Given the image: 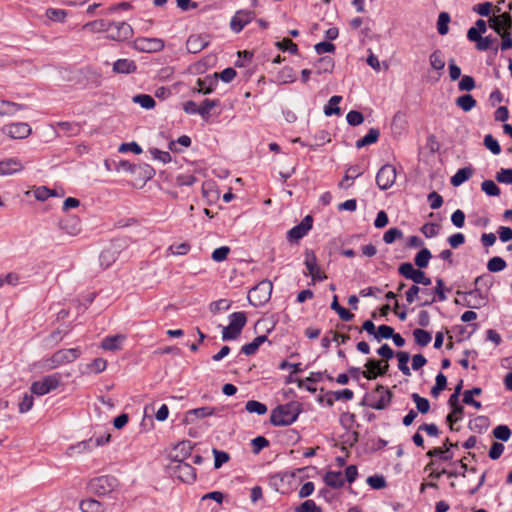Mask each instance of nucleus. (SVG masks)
<instances>
[{"mask_svg": "<svg viewBox=\"0 0 512 512\" xmlns=\"http://www.w3.org/2000/svg\"><path fill=\"white\" fill-rule=\"evenodd\" d=\"M445 290H446V288H445L444 280L442 278H437L435 289L432 290L434 296L432 298L425 299L422 303H420V306H430L436 301H439V302L445 301L447 299Z\"/></svg>", "mask_w": 512, "mask_h": 512, "instance_id": "nucleus-22", "label": "nucleus"}, {"mask_svg": "<svg viewBox=\"0 0 512 512\" xmlns=\"http://www.w3.org/2000/svg\"><path fill=\"white\" fill-rule=\"evenodd\" d=\"M474 284L481 290L484 289V293H488L494 284V278L490 274H483L475 278Z\"/></svg>", "mask_w": 512, "mask_h": 512, "instance_id": "nucleus-51", "label": "nucleus"}, {"mask_svg": "<svg viewBox=\"0 0 512 512\" xmlns=\"http://www.w3.org/2000/svg\"><path fill=\"white\" fill-rule=\"evenodd\" d=\"M109 22L110 21L104 19L94 20L86 23L83 26V29L90 30L92 32H107L110 27Z\"/></svg>", "mask_w": 512, "mask_h": 512, "instance_id": "nucleus-46", "label": "nucleus"}, {"mask_svg": "<svg viewBox=\"0 0 512 512\" xmlns=\"http://www.w3.org/2000/svg\"><path fill=\"white\" fill-rule=\"evenodd\" d=\"M301 413V405L296 401L276 406L270 415L273 426H289L294 423Z\"/></svg>", "mask_w": 512, "mask_h": 512, "instance_id": "nucleus-1", "label": "nucleus"}, {"mask_svg": "<svg viewBox=\"0 0 512 512\" xmlns=\"http://www.w3.org/2000/svg\"><path fill=\"white\" fill-rule=\"evenodd\" d=\"M132 101L147 110L154 108L156 105L154 98L148 94H137Z\"/></svg>", "mask_w": 512, "mask_h": 512, "instance_id": "nucleus-49", "label": "nucleus"}, {"mask_svg": "<svg viewBox=\"0 0 512 512\" xmlns=\"http://www.w3.org/2000/svg\"><path fill=\"white\" fill-rule=\"evenodd\" d=\"M506 261L499 256H494L490 258L487 262V269L489 272L497 273L506 268Z\"/></svg>", "mask_w": 512, "mask_h": 512, "instance_id": "nucleus-52", "label": "nucleus"}, {"mask_svg": "<svg viewBox=\"0 0 512 512\" xmlns=\"http://www.w3.org/2000/svg\"><path fill=\"white\" fill-rule=\"evenodd\" d=\"M398 273L404 278L413 281L414 285H431V278L427 277L425 272L421 269H415L413 264L410 262H403L398 267Z\"/></svg>", "mask_w": 512, "mask_h": 512, "instance_id": "nucleus-5", "label": "nucleus"}, {"mask_svg": "<svg viewBox=\"0 0 512 512\" xmlns=\"http://www.w3.org/2000/svg\"><path fill=\"white\" fill-rule=\"evenodd\" d=\"M23 169L24 165L16 157L0 160V176H10L21 172Z\"/></svg>", "mask_w": 512, "mask_h": 512, "instance_id": "nucleus-18", "label": "nucleus"}, {"mask_svg": "<svg viewBox=\"0 0 512 512\" xmlns=\"http://www.w3.org/2000/svg\"><path fill=\"white\" fill-rule=\"evenodd\" d=\"M413 337L416 344L420 347L427 346L432 340L431 333L421 328H416L413 330Z\"/></svg>", "mask_w": 512, "mask_h": 512, "instance_id": "nucleus-42", "label": "nucleus"}, {"mask_svg": "<svg viewBox=\"0 0 512 512\" xmlns=\"http://www.w3.org/2000/svg\"><path fill=\"white\" fill-rule=\"evenodd\" d=\"M470 299L466 300L465 306L472 309H480L488 303V293H484L480 287L475 286L474 289L464 293Z\"/></svg>", "mask_w": 512, "mask_h": 512, "instance_id": "nucleus-13", "label": "nucleus"}, {"mask_svg": "<svg viewBox=\"0 0 512 512\" xmlns=\"http://www.w3.org/2000/svg\"><path fill=\"white\" fill-rule=\"evenodd\" d=\"M54 354L59 366H62L64 364L72 363L78 359L81 355V350L79 348L60 349Z\"/></svg>", "mask_w": 512, "mask_h": 512, "instance_id": "nucleus-21", "label": "nucleus"}, {"mask_svg": "<svg viewBox=\"0 0 512 512\" xmlns=\"http://www.w3.org/2000/svg\"><path fill=\"white\" fill-rule=\"evenodd\" d=\"M246 323L247 317L245 312H234L229 315V324H231V328L237 329L238 332H242Z\"/></svg>", "mask_w": 512, "mask_h": 512, "instance_id": "nucleus-37", "label": "nucleus"}, {"mask_svg": "<svg viewBox=\"0 0 512 512\" xmlns=\"http://www.w3.org/2000/svg\"><path fill=\"white\" fill-rule=\"evenodd\" d=\"M304 264L308 274L314 281H323L327 276L318 268L317 257L313 250L306 249Z\"/></svg>", "mask_w": 512, "mask_h": 512, "instance_id": "nucleus-11", "label": "nucleus"}, {"mask_svg": "<svg viewBox=\"0 0 512 512\" xmlns=\"http://www.w3.org/2000/svg\"><path fill=\"white\" fill-rule=\"evenodd\" d=\"M126 339L125 335L117 334L105 337L101 342V347L108 351H117L121 348V344Z\"/></svg>", "mask_w": 512, "mask_h": 512, "instance_id": "nucleus-25", "label": "nucleus"}, {"mask_svg": "<svg viewBox=\"0 0 512 512\" xmlns=\"http://www.w3.org/2000/svg\"><path fill=\"white\" fill-rule=\"evenodd\" d=\"M136 69L137 66L135 62L129 59H118L113 64V71L115 73L130 74L134 73Z\"/></svg>", "mask_w": 512, "mask_h": 512, "instance_id": "nucleus-30", "label": "nucleus"}, {"mask_svg": "<svg viewBox=\"0 0 512 512\" xmlns=\"http://www.w3.org/2000/svg\"><path fill=\"white\" fill-rule=\"evenodd\" d=\"M278 80L282 83H292L296 80L294 69L290 66L283 67L277 76Z\"/></svg>", "mask_w": 512, "mask_h": 512, "instance_id": "nucleus-59", "label": "nucleus"}, {"mask_svg": "<svg viewBox=\"0 0 512 512\" xmlns=\"http://www.w3.org/2000/svg\"><path fill=\"white\" fill-rule=\"evenodd\" d=\"M496 180L504 184H512V168H501L496 174Z\"/></svg>", "mask_w": 512, "mask_h": 512, "instance_id": "nucleus-64", "label": "nucleus"}, {"mask_svg": "<svg viewBox=\"0 0 512 512\" xmlns=\"http://www.w3.org/2000/svg\"><path fill=\"white\" fill-rule=\"evenodd\" d=\"M379 137H380V130L377 128H370L368 133L364 137H362L356 141L355 146H356V148L360 149L365 146L374 144L378 141Z\"/></svg>", "mask_w": 512, "mask_h": 512, "instance_id": "nucleus-32", "label": "nucleus"}, {"mask_svg": "<svg viewBox=\"0 0 512 512\" xmlns=\"http://www.w3.org/2000/svg\"><path fill=\"white\" fill-rule=\"evenodd\" d=\"M335 62L330 56L320 57L314 64L317 74L331 73L333 71Z\"/></svg>", "mask_w": 512, "mask_h": 512, "instance_id": "nucleus-34", "label": "nucleus"}, {"mask_svg": "<svg viewBox=\"0 0 512 512\" xmlns=\"http://www.w3.org/2000/svg\"><path fill=\"white\" fill-rule=\"evenodd\" d=\"M255 17V13L251 10H239L230 21V28L234 33H239L249 24Z\"/></svg>", "mask_w": 512, "mask_h": 512, "instance_id": "nucleus-12", "label": "nucleus"}, {"mask_svg": "<svg viewBox=\"0 0 512 512\" xmlns=\"http://www.w3.org/2000/svg\"><path fill=\"white\" fill-rule=\"evenodd\" d=\"M474 173V169L471 166H467L459 169L450 179V183L458 187L462 185L464 182L469 180Z\"/></svg>", "mask_w": 512, "mask_h": 512, "instance_id": "nucleus-29", "label": "nucleus"}, {"mask_svg": "<svg viewBox=\"0 0 512 512\" xmlns=\"http://www.w3.org/2000/svg\"><path fill=\"white\" fill-rule=\"evenodd\" d=\"M419 293L421 294H433L431 289L420 288L418 285H412L405 293L406 301L409 304H412L418 297Z\"/></svg>", "mask_w": 512, "mask_h": 512, "instance_id": "nucleus-47", "label": "nucleus"}, {"mask_svg": "<svg viewBox=\"0 0 512 512\" xmlns=\"http://www.w3.org/2000/svg\"><path fill=\"white\" fill-rule=\"evenodd\" d=\"M330 307L339 315L340 319L343 321H351L354 318V314L339 304L337 295L333 296Z\"/></svg>", "mask_w": 512, "mask_h": 512, "instance_id": "nucleus-41", "label": "nucleus"}, {"mask_svg": "<svg viewBox=\"0 0 512 512\" xmlns=\"http://www.w3.org/2000/svg\"><path fill=\"white\" fill-rule=\"evenodd\" d=\"M275 46L283 51V52H286L288 51L289 53L293 54V55H297L298 54V46L296 43H294L291 39L289 38H284L283 40L281 41H277L275 43Z\"/></svg>", "mask_w": 512, "mask_h": 512, "instance_id": "nucleus-54", "label": "nucleus"}, {"mask_svg": "<svg viewBox=\"0 0 512 512\" xmlns=\"http://www.w3.org/2000/svg\"><path fill=\"white\" fill-rule=\"evenodd\" d=\"M497 43V39L492 37L491 35L485 36L479 39V41L476 43V48L480 51H487L489 49H493L494 53L496 54L498 52V46L495 47L494 44Z\"/></svg>", "mask_w": 512, "mask_h": 512, "instance_id": "nucleus-44", "label": "nucleus"}, {"mask_svg": "<svg viewBox=\"0 0 512 512\" xmlns=\"http://www.w3.org/2000/svg\"><path fill=\"white\" fill-rule=\"evenodd\" d=\"M324 482L327 486L334 489H339L345 484V480L340 471H328L324 476Z\"/></svg>", "mask_w": 512, "mask_h": 512, "instance_id": "nucleus-31", "label": "nucleus"}, {"mask_svg": "<svg viewBox=\"0 0 512 512\" xmlns=\"http://www.w3.org/2000/svg\"><path fill=\"white\" fill-rule=\"evenodd\" d=\"M365 367L367 370L362 372L363 377L368 380H374L378 377V369H380V361L376 359L367 360Z\"/></svg>", "mask_w": 512, "mask_h": 512, "instance_id": "nucleus-38", "label": "nucleus"}, {"mask_svg": "<svg viewBox=\"0 0 512 512\" xmlns=\"http://www.w3.org/2000/svg\"><path fill=\"white\" fill-rule=\"evenodd\" d=\"M295 512H323L313 500H306L295 508Z\"/></svg>", "mask_w": 512, "mask_h": 512, "instance_id": "nucleus-63", "label": "nucleus"}, {"mask_svg": "<svg viewBox=\"0 0 512 512\" xmlns=\"http://www.w3.org/2000/svg\"><path fill=\"white\" fill-rule=\"evenodd\" d=\"M362 173H363V171L359 165L349 166L348 169L346 170L345 176L343 177L342 181L339 183V187L344 188V189L349 188L352 184L347 183V182L349 180H354L355 178H358L359 176L362 175Z\"/></svg>", "mask_w": 512, "mask_h": 512, "instance_id": "nucleus-33", "label": "nucleus"}, {"mask_svg": "<svg viewBox=\"0 0 512 512\" xmlns=\"http://www.w3.org/2000/svg\"><path fill=\"white\" fill-rule=\"evenodd\" d=\"M450 15L447 12H441L437 20V30L440 35H446L449 31Z\"/></svg>", "mask_w": 512, "mask_h": 512, "instance_id": "nucleus-57", "label": "nucleus"}, {"mask_svg": "<svg viewBox=\"0 0 512 512\" xmlns=\"http://www.w3.org/2000/svg\"><path fill=\"white\" fill-rule=\"evenodd\" d=\"M220 105V101L218 99H204L198 109V115H200L203 119H208L210 117V111L212 108Z\"/></svg>", "mask_w": 512, "mask_h": 512, "instance_id": "nucleus-40", "label": "nucleus"}, {"mask_svg": "<svg viewBox=\"0 0 512 512\" xmlns=\"http://www.w3.org/2000/svg\"><path fill=\"white\" fill-rule=\"evenodd\" d=\"M215 414V408L205 406L191 409L185 413L183 422L186 424L193 423L195 419H202Z\"/></svg>", "mask_w": 512, "mask_h": 512, "instance_id": "nucleus-20", "label": "nucleus"}, {"mask_svg": "<svg viewBox=\"0 0 512 512\" xmlns=\"http://www.w3.org/2000/svg\"><path fill=\"white\" fill-rule=\"evenodd\" d=\"M36 366L39 369H41L42 371H50V370L60 367L54 353L51 357H48V358H45V359H42L41 361H39L36 364Z\"/></svg>", "mask_w": 512, "mask_h": 512, "instance_id": "nucleus-58", "label": "nucleus"}, {"mask_svg": "<svg viewBox=\"0 0 512 512\" xmlns=\"http://www.w3.org/2000/svg\"><path fill=\"white\" fill-rule=\"evenodd\" d=\"M312 226V216H305L299 224L295 225L287 232V240L291 243L298 242L300 239H302L304 236L308 234V232L312 229Z\"/></svg>", "mask_w": 512, "mask_h": 512, "instance_id": "nucleus-8", "label": "nucleus"}, {"mask_svg": "<svg viewBox=\"0 0 512 512\" xmlns=\"http://www.w3.org/2000/svg\"><path fill=\"white\" fill-rule=\"evenodd\" d=\"M118 486V480L111 475H103L91 479L88 483L90 493L97 496H105L110 494Z\"/></svg>", "mask_w": 512, "mask_h": 512, "instance_id": "nucleus-3", "label": "nucleus"}, {"mask_svg": "<svg viewBox=\"0 0 512 512\" xmlns=\"http://www.w3.org/2000/svg\"><path fill=\"white\" fill-rule=\"evenodd\" d=\"M396 357L398 359V368L405 375L410 376L411 370L408 367V361L410 359V355L406 351H399L396 353Z\"/></svg>", "mask_w": 512, "mask_h": 512, "instance_id": "nucleus-50", "label": "nucleus"}, {"mask_svg": "<svg viewBox=\"0 0 512 512\" xmlns=\"http://www.w3.org/2000/svg\"><path fill=\"white\" fill-rule=\"evenodd\" d=\"M273 284L265 279L255 285L248 293V301L254 307L265 305L271 298Z\"/></svg>", "mask_w": 512, "mask_h": 512, "instance_id": "nucleus-2", "label": "nucleus"}, {"mask_svg": "<svg viewBox=\"0 0 512 512\" xmlns=\"http://www.w3.org/2000/svg\"><path fill=\"white\" fill-rule=\"evenodd\" d=\"M455 104L464 112H469L477 105V101L471 94H463L456 98Z\"/></svg>", "mask_w": 512, "mask_h": 512, "instance_id": "nucleus-35", "label": "nucleus"}, {"mask_svg": "<svg viewBox=\"0 0 512 512\" xmlns=\"http://www.w3.org/2000/svg\"><path fill=\"white\" fill-rule=\"evenodd\" d=\"M396 180V169L393 165H383L376 174V184L380 190L389 189Z\"/></svg>", "mask_w": 512, "mask_h": 512, "instance_id": "nucleus-7", "label": "nucleus"}, {"mask_svg": "<svg viewBox=\"0 0 512 512\" xmlns=\"http://www.w3.org/2000/svg\"><path fill=\"white\" fill-rule=\"evenodd\" d=\"M245 409L249 413H256L258 415H264L268 410L264 403L256 400H249L245 405Z\"/></svg>", "mask_w": 512, "mask_h": 512, "instance_id": "nucleus-56", "label": "nucleus"}, {"mask_svg": "<svg viewBox=\"0 0 512 512\" xmlns=\"http://www.w3.org/2000/svg\"><path fill=\"white\" fill-rule=\"evenodd\" d=\"M209 45V36L207 34L190 35L186 41V49L189 53H199Z\"/></svg>", "mask_w": 512, "mask_h": 512, "instance_id": "nucleus-16", "label": "nucleus"}, {"mask_svg": "<svg viewBox=\"0 0 512 512\" xmlns=\"http://www.w3.org/2000/svg\"><path fill=\"white\" fill-rule=\"evenodd\" d=\"M493 436L501 441H508L511 436V429L507 425H498L493 429Z\"/></svg>", "mask_w": 512, "mask_h": 512, "instance_id": "nucleus-61", "label": "nucleus"}, {"mask_svg": "<svg viewBox=\"0 0 512 512\" xmlns=\"http://www.w3.org/2000/svg\"><path fill=\"white\" fill-rule=\"evenodd\" d=\"M59 228L63 230L65 233L75 236L80 233L81 225L80 221L76 217L68 216L59 221Z\"/></svg>", "mask_w": 512, "mask_h": 512, "instance_id": "nucleus-23", "label": "nucleus"}, {"mask_svg": "<svg viewBox=\"0 0 512 512\" xmlns=\"http://www.w3.org/2000/svg\"><path fill=\"white\" fill-rule=\"evenodd\" d=\"M174 462L173 473L179 480L189 484L196 480V469L191 464L178 459Z\"/></svg>", "mask_w": 512, "mask_h": 512, "instance_id": "nucleus-9", "label": "nucleus"}, {"mask_svg": "<svg viewBox=\"0 0 512 512\" xmlns=\"http://www.w3.org/2000/svg\"><path fill=\"white\" fill-rule=\"evenodd\" d=\"M432 253L428 248H422L414 257V264L418 269H424L428 266Z\"/></svg>", "mask_w": 512, "mask_h": 512, "instance_id": "nucleus-39", "label": "nucleus"}, {"mask_svg": "<svg viewBox=\"0 0 512 512\" xmlns=\"http://www.w3.org/2000/svg\"><path fill=\"white\" fill-rule=\"evenodd\" d=\"M294 473L288 475L287 473H276L269 477V486L274 489L276 492H280L284 494L286 490L284 489L285 481L288 477H293Z\"/></svg>", "mask_w": 512, "mask_h": 512, "instance_id": "nucleus-27", "label": "nucleus"}, {"mask_svg": "<svg viewBox=\"0 0 512 512\" xmlns=\"http://www.w3.org/2000/svg\"><path fill=\"white\" fill-rule=\"evenodd\" d=\"M109 25H110V27L107 31L108 32L107 38L114 40V41H118V42L127 41L130 38H132L133 28L127 22H125V21H121V22L110 21Z\"/></svg>", "mask_w": 512, "mask_h": 512, "instance_id": "nucleus-6", "label": "nucleus"}, {"mask_svg": "<svg viewBox=\"0 0 512 512\" xmlns=\"http://www.w3.org/2000/svg\"><path fill=\"white\" fill-rule=\"evenodd\" d=\"M265 342L271 343L266 335L257 336L252 342L241 347V353L247 356L254 355L258 351L259 347Z\"/></svg>", "mask_w": 512, "mask_h": 512, "instance_id": "nucleus-28", "label": "nucleus"}, {"mask_svg": "<svg viewBox=\"0 0 512 512\" xmlns=\"http://www.w3.org/2000/svg\"><path fill=\"white\" fill-rule=\"evenodd\" d=\"M79 507L83 512H104V505L93 498L82 500Z\"/></svg>", "mask_w": 512, "mask_h": 512, "instance_id": "nucleus-36", "label": "nucleus"}, {"mask_svg": "<svg viewBox=\"0 0 512 512\" xmlns=\"http://www.w3.org/2000/svg\"><path fill=\"white\" fill-rule=\"evenodd\" d=\"M0 105H1L0 111L7 112V113L0 114V116L13 115L17 111L24 109V105L18 104V103L12 102V101H8V100H1Z\"/></svg>", "mask_w": 512, "mask_h": 512, "instance_id": "nucleus-55", "label": "nucleus"}, {"mask_svg": "<svg viewBox=\"0 0 512 512\" xmlns=\"http://www.w3.org/2000/svg\"><path fill=\"white\" fill-rule=\"evenodd\" d=\"M193 450V444L189 440L182 441L177 444V446L174 448L175 455L173 457V462L178 460L184 461L186 458L191 456Z\"/></svg>", "mask_w": 512, "mask_h": 512, "instance_id": "nucleus-26", "label": "nucleus"}, {"mask_svg": "<svg viewBox=\"0 0 512 512\" xmlns=\"http://www.w3.org/2000/svg\"><path fill=\"white\" fill-rule=\"evenodd\" d=\"M121 245L117 241H113L102 250L99 256L100 265L104 268L110 267L118 258Z\"/></svg>", "mask_w": 512, "mask_h": 512, "instance_id": "nucleus-15", "label": "nucleus"}, {"mask_svg": "<svg viewBox=\"0 0 512 512\" xmlns=\"http://www.w3.org/2000/svg\"><path fill=\"white\" fill-rule=\"evenodd\" d=\"M411 398L416 404L415 410L418 413L426 414L430 410V402L427 398L420 396L418 393H412Z\"/></svg>", "mask_w": 512, "mask_h": 512, "instance_id": "nucleus-45", "label": "nucleus"}, {"mask_svg": "<svg viewBox=\"0 0 512 512\" xmlns=\"http://www.w3.org/2000/svg\"><path fill=\"white\" fill-rule=\"evenodd\" d=\"M488 23L496 33H501L512 29V16L509 12H504L499 16L490 17Z\"/></svg>", "mask_w": 512, "mask_h": 512, "instance_id": "nucleus-17", "label": "nucleus"}, {"mask_svg": "<svg viewBox=\"0 0 512 512\" xmlns=\"http://www.w3.org/2000/svg\"><path fill=\"white\" fill-rule=\"evenodd\" d=\"M135 49L141 52L153 53L164 48V42L158 38H137L134 42Z\"/></svg>", "mask_w": 512, "mask_h": 512, "instance_id": "nucleus-14", "label": "nucleus"}, {"mask_svg": "<svg viewBox=\"0 0 512 512\" xmlns=\"http://www.w3.org/2000/svg\"><path fill=\"white\" fill-rule=\"evenodd\" d=\"M483 145L494 155H499L501 153V146L498 140L491 134L485 135Z\"/></svg>", "mask_w": 512, "mask_h": 512, "instance_id": "nucleus-53", "label": "nucleus"}, {"mask_svg": "<svg viewBox=\"0 0 512 512\" xmlns=\"http://www.w3.org/2000/svg\"><path fill=\"white\" fill-rule=\"evenodd\" d=\"M463 416H464V407L451 408V412L447 415L446 421L449 424L450 429L452 431H454V430L458 431V429H454V424L458 421H461L463 419Z\"/></svg>", "mask_w": 512, "mask_h": 512, "instance_id": "nucleus-48", "label": "nucleus"}, {"mask_svg": "<svg viewBox=\"0 0 512 512\" xmlns=\"http://www.w3.org/2000/svg\"><path fill=\"white\" fill-rule=\"evenodd\" d=\"M2 133L12 139H24L31 134V127L25 122H16L4 125L1 129Z\"/></svg>", "mask_w": 512, "mask_h": 512, "instance_id": "nucleus-10", "label": "nucleus"}, {"mask_svg": "<svg viewBox=\"0 0 512 512\" xmlns=\"http://www.w3.org/2000/svg\"><path fill=\"white\" fill-rule=\"evenodd\" d=\"M342 97L338 95L332 96L328 104L324 107V113L326 116H332V115H340L341 109L339 108L338 104L341 102Z\"/></svg>", "mask_w": 512, "mask_h": 512, "instance_id": "nucleus-43", "label": "nucleus"}, {"mask_svg": "<svg viewBox=\"0 0 512 512\" xmlns=\"http://www.w3.org/2000/svg\"><path fill=\"white\" fill-rule=\"evenodd\" d=\"M375 391L380 395L375 401H371L367 405L375 410H383L389 406L392 399V393L383 385H377Z\"/></svg>", "mask_w": 512, "mask_h": 512, "instance_id": "nucleus-19", "label": "nucleus"}, {"mask_svg": "<svg viewBox=\"0 0 512 512\" xmlns=\"http://www.w3.org/2000/svg\"><path fill=\"white\" fill-rule=\"evenodd\" d=\"M57 126L61 131L65 132L68 136L77 135L80 130L78 124L68 121L58 122Z\"/></svg>", "mask_w": 512, "mask_h": 512, "instance_id": "nucleus-62", "label": "nucleus"}, {"mask_svg": "<svg viewBox=\"0 0 512 512\" xmlns=\"http://www.w3.org/2000/svg\"><path fill=\"white\" fill-rule=\"evenodd\" d=\"M218 83V73H214L213 75H208L204 78L197 79V85L199 86V93L204 95L210 94L215 90V87Z\"/></svg>", "mask_w": 512, "mask_h": 512, "instance_id": "nucleus-24", "label": "nucleus"}, {"mask_svg": "<svg viewBox=\"0 0 512 512\" xmlns=\"http://www.w3.org/2000/svg\"><path fill=\"white\" fill-rule=\"evenodd\" d=\"M60 383L61 375L59 373H54L43 377L41 380L34 381L30 386V391L32 394L37 396H43L52 390L57 389Z\"/></svg>", "mask_w": 512, "mask_h": 512, "instance_id": "nucleus-4", "label": "nucleus"}, {"mask_svg": "<svg viewBox=\"0 0 512 512\" xmlns=\"http://www.w3.org/2000/svg\"><path fill=\"white\" fill-rule=\"evenodd\" d=\"M430 65L435 70H443L445 67V61L443 59L442 52L435 50L429 57Z\"/></svg>", "mask_w": 512, "mask_h": 512, "instance_id": "nucleus-60", "label": "nucleus"}]
</instances>
